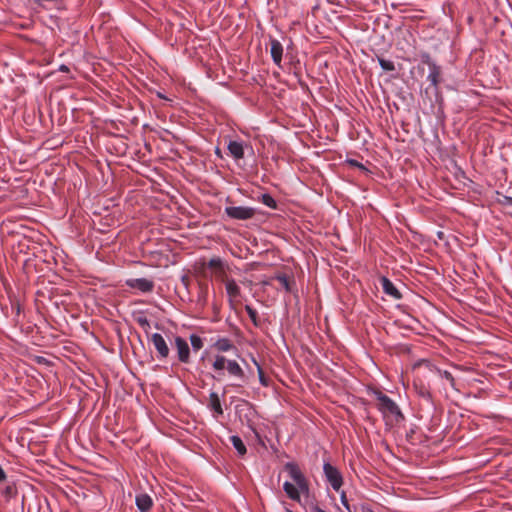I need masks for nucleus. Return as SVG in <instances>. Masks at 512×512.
Wrapping results in <instances>:
<instances>
[{
  "mask_svg": "<svg viewBox=\"0 0 512 512\" xmlns=\"http://www.w3.org/2000/svg\"><path fill=\"white\" fill-rule=\"evenodd\" d=\"M284 469L295 485L286 481L283 484V490L291 500L299 502L301 493L306 495L309 493V483L296 463L287 462Z\"/></svg>",
  "mask_w": 512,
  "mask_h": 512,
  "instance_id": "obj_1",
  "label": "nucleus"
},
{
  "mask_svg": "<svg viewBox=\"0 0 512 512\" xmlns=\"http://www.w3.org/2000/svg\"><path fill=\"white\" fill-rule=\"evenodd\" d=\"M373 394L378 401L377 408L384 417L391 416L396 421L403 419L399 406L390 397L378 390H374Z\"/></svg>",
  "mask_w": 512,
  "mask_h": 512,
  "instance_id": "obj_2",
  "label": "nucleus"
},
{
  "mask_svg": "<svg viewBox=\"0 0 512 512\" xmlns=\"http://www.w3.org/2000/svg\"><path fill=\"white\" fill-rule=\"evenodd\" d=\"M212 367L217 372H222L226 369L230 376L237 379H243L245 376L244 370L235 360L227 359L223 355L215 356Z\"/></svg>",
  "mask_w": 512,
  "mask_h": 512,
  "instance_id": "obj_3",
  "label": "nucleus"
},
{
  "mask_svg": "<svg viewBox=\"0 0 512 512\" xmlns=\"http://www.w3.org/2000/svg\"><path fill=\"white\" fill-rule=\"evenodd\" d=\"M323 472L327 482L335 491H339L343 485V477L339 469L329 462H324Z\"/></svg>",
  "mask_w": 512,
  "mask_h": 512,
  "instance_id": "obj_4",
  "label": "nucleus"
},
{
  "mask_svg": "<svg viewBox=\"0 0 512 512\" xmlns=\"http://www.w3.org/2000/svg\"><path fill=\"white\" fill-rule=\"evenodd\" d=\"M421 60L429 68L427 80L430 82V84L435 89H437L438 85L440 83V76H441L440 66H438L434 60H432V58L430 57V55L428 53L422 54Z\"/></svg>",
  "mask_w": 512,
  "mask_h": 512,
  "instance_id": "obj_5",
  "label": "nucleus"
},
{
  "mask_svg": "<svg viewBox=\"0 0 512 512\" xmlns=\"http://www.w3.org/2000/svg\"><path fill=\"white\" fill-rule=\"evenodd\" d=\"M224 211L228 217L236 220H248L255 215V209L246 206H227Z\"/></svg>",
  "mask_w": 512,
  "mask_h": 512,
  "instance_id": "obj_6",
  "label": "nucleus"
},
{
  "mask_svg": "<svg viewBox=\"0 0 512 512\" xmlns=\"http://www.w3.org/2000/svg\"><path fill=\"white\" fill-rule=\"evenodd\" d=\"M125 284L132 289H137L142 293H149L154 289V282L147 278L127 279Z\"/></svg>",
  "mask_w": 512,
  "mask_h": 512,
  "instance_id": "obj_7",
  "label": "nucleus"
},
{
  "mask_svg": "<svg viewBox=\"0 0 512 512\" xmlns=\"http://www.w3.org/2000/svg\"><path fill=\"white\" fill-rule=\"evenodd\" d=\"M223 282L225 284L229 303L233 305L241 296V288L233 278H226Z\"/></svg>",
  "mask_w": 512,
  "mask_h": 512,
  "instance_id": "obj_8",
  "label": "nucleus"
},
{
  "mask_svg": "<svg viewBox=\"0 0 512 512\" xmlns=\"http://www.w3.org/2000/svg\"><path fill=\"white\" fill-rule=\"evenodd\" d=\"M174 344L179 361L182 363H188L190 361V348L188 342L184 338L177 336L174 339Z\"/></svg>",
  "mask_w": 512,
  "mask_h": 512,
  "instance_id": "obj_9",
  "label": "nucleus"
},
{
  "mask_svg": "<svg viewBox=\"0 0 512 512\" xmlns=\"http://www.w3.org/2000/svg\"><path fill=\"white\" fill-rule=\"evenodd\" d=\"M151 341L158 353V358L165 359L169 355V347L164 339V337L159 333H154L151 335Z\"/></svg>",
  "mask_w": 512,
  "mask_h": 512,
  "instance_id": "obj_10",
  "label": "nucleus"
},
{
  "mask_svg": "<svg viewBox=\"0 0 512 512\" xmlns=\"http://www.w3.org/2000/svg\"><path fill=\"white\" fill-rule=\"evenodd\" d=\"M207 266L208 268L215 270V275L219 280L223 281L228 278L226 275L227 265L221 258H211L207 263Z\"/></svg>",
  "mask_w": 512,
  "mask_h": 512,
  "instance_id": "obj_11",
  "label": "nucleus"
},
{
  "mask_svg": "<svg viewBox=\"0 0 512 512\" xmlns=\"http://www.w3.org/2000/svg\"><path fill=\"white\" fill-rule=\"evenodd\" d=\"M207 406L212 411L214 418H218L224 413L220 397L216 392H210Z\"/></svg>",
  "mask_w": 512,
  "mask_h": 512,
  "instance_id": "obj_12",
  "label": "nucleus"
},
{
  "mask_svg": "<svg viewBox=\"0 0 512 512\" xmlns=\"http://www.w3.org/2000/svg\"><path fill=\"white\" fill-rule=\"evenodd\" d=\"M270 45H271L270 52H271V57L273 59V62L277 66H280L281 61H282V55H283V46L276 39H271L270 40Z\"/></svg>",
  "mask_w": 512,
  "mask_h": 512,
  "instance_id": "obj_13",
  "label": "nucleus"
},
{
  "mask_svg": "<svg viewBox=\"0 0 512 512\" xmlns=\"http://www.w3.org/2000/svg\"><path fill=\"white\" fill-rule=\"evenodd\" d=\"M227 149L230 155L236 160L244 158V144L241 141H230Z\"/></svg>",
  "mask_w": 512,
  "mask_h": 512,
  "instance_id": "obj_14",
  "label": "nucleus"
},
{
  "mask_svg": "<svg viewBox=\"0 0 512 512\" xmlns=\"http://www.w3.org/2000/svg\"><path fill=\"white\" fill-rule=\"evenodd\" d=\"M380 282L385 294L393 297L394 299L401 298V293L387 277H382Z\"/></svg>",
  "mask_w": 512,
  "mask_h": 512,
  "instance_id": "obj_15",
  "label": "nucleus"
},
{
  "mask_svg": "<svg viewBox=\"0 0 512 512\" xmlns=\"http://www.w3.org/2000/svg\"><path fill=\"white\" fill-rule=\"evenodd\" d=\"M136 506L141 512H148L152 507V499L147 494H139L135 499Z\"/></svg>",
  "mask_w": 512,
  "mask_h": 512,
  "instance_id": "obj_16",
  "label": "nucleus"
},
{
  "mask_svg": "<svg viewBox=\"0 0 512 512\" xmlns=\"http://www.w3.org/2000/svg\"><path fill=\"white\" fill-rule=\"evenodd\" d=\"M214 347L220 352H227L234 349V345L228 338H219L215 343Z\"/></svg>",
  "mask_w": 512,
  "mask_h": 512,
  "instance_id": "obj_17",
  "label": "nucleus"
},
{
  "mask_svg": "<svg viewBox=\"0 0 512 512\" xmlns=\"http://www.w3.org/2000/svg\"><path fill=\"white\" fill-rule=\"evenodd\" d=\"M230 441L240 456H243L246 454V452H247L246 446L239 436H237V435L231 436Z\"/></svg>",
  "mask_w": 512,
  "mask_h": 512,
  "instance_id": "obj_18",
  "label": "nucleus"
},
{
  "mask_svg": "<svg viewBox=\"0 0 512 512\" xmlns=\"http://www.w3.org/2000/svg\"><path fill=\"white\" fill-rule=\"evenodd\" d=\"M190 343L194 351H198L203 347V339L197 334L190 335Z\"/></svg>",
  "mask_w": 512,
  "mask_h": 512,
  "instance_id": "obj_19",
  "label": "nucleus"
},
{
  "mask_svg": "<svg viewBox=\"0 0 512 512\" xmlns=\"http://www.w3.org/2000/svg\"><path fill=\"white\" fill-rule=\"evenodd\" d=\"M261 202L265 206L272 208V209H275L277 207L275 199L270 194H267V193L261 195Z\"/></svg>",
  "mask_w": 512,
  "mask_h": 512,
  "instance_id": "obj_20",
  "label": "nucleus"
},
{
  "mask_svg": "<svg viewBox=\"0 0 512 512\" xmlns=\"http://www.w3.org/2000/svg\"><path fill=\"white\" fill-rule=\"evenodd\" d=\"M439 376L449 382L452 388H455V379L452 374L446 370L437 369Z\"/></svg>",
  "mask_w": 512,
  "mask_h": 512,
  "instance_id": "obj_21",
  "label": "nucleus"
},
{
  "mask_svg": "<svg viewBox=\"0 0 512 512\" xmlns=\"http://www.w3.org/2000/svg\"><path fill=\"white\" fill-rule=\"evenodd\" d=\"M378 63L381 66V68L385 71H394L395 65L391 60H387L384 58H378Z\"/></svg>",
  "mask_w": 512,
  "mask_h": 512,
  "instance_id": "obj_22",
  "label": "nucleus"
},
{
  "mask_svg": "<svg viewBox=\"0 0 512 512\" xmlns=\"http://www.w3.org/2000/svg\"><path fill=\"white\" fill-rule=\"evenodd\" d=\"M245 310H246L249 318L251 319V321L254 323V325H258V314H257V311L255 309H253L249 305L245 306Z\"/></svg>",
  "mask_w": 512,
  "mask_h": 512,
  "instance_id": "obj_23",
  "label": "nucleus"
},
{
  "mask_svg": "<svg viewBox=\"0 0 512 512\" xmlns=\"http://www.w3.org/2000/svg\"><path fill=\"white\" fill-rule=\"evenodd\" d=\"M253 360V363L256 365L257 367V371H258V376H259V381L260 383L263 385V386H268V381L266 380V378L264 377V373H263V370L260 366V364L256 361L255 358H252Z\"/></svg>",
  "mask_w": 512,
  "mask_h": 512,
  "instance_id": "obj_24",
  "label": "nucleus"
},
{
  "mask_svg": "<svg viewBox=\"0 0 512 512\" xmlns=\"http://www.w3.org/2000/svg\"><path fill=\"white\" fill-rule=\"evenodd\" d=\"M416 390H417V394L427 400V401H431V393L429 392V390L427 388H425L424 386H420V387H416Z\"/></svg>",
  "mask_w": 512,
  "mask_h": 512,
  "instance_id": "obj_25",
  "label": "nucleus"
},
{
  "mask_svg": "<svg viewBox=\"0 0 512 512\" xmlns=\"http://www.w3.org/2000/svg\"><path fill=\"white\" fill-rule=\"evenodd\" d=\"M276 279L280 282L281 286L286 290L290 291V282L286 275L280 274L276 276Z\"/></svg>",
  "mask_w": 512,
  "mask_h": 512,
  "instance_id": "obj_26",
  "label": "nucleus"
},
{
  "mask_svg": "<svg viewBox=\"0 0 512 512\" xmlns=\"http://www.w3.org/2000/svg\"><path fill=\"white\" fill-rule=\"evenodd\" d=\"M137 323L141 327H143V328H149L150 327V322H149V320L146 317H138L137 318Z\"/></svg>",
  "mask_w": 512,
  "mask_h": 512,
  "instance_id": "obj_27",
  "label": "nucleus"
},
{
  "mask_svg": "<svg viewBox=\"0 0 512 512\" xmlns=\"http://www.w3.org/2000/svg\"><path fill=\"white\" fill-rule=\"evenodd\" d=\"M307 512H326L322 508H320L317 504L311 503L307 510Z\"/></svg>",
  "mask_w": 512,
  "mask_h": 512,
  "instance_id": "obj_28",
  "label": "nucleus"
},
{
  "mask_svg": "<svg viewBox=\"0 0 512 512\" xmlns=\"http://www.w3.org/2000/svg\"><path fill=\"white\" fill-rule=\"evenodd\" d=\"M6 479V473L3 468L0 466V482Z\"/></svg>",
  "mask_w": 512,
  "mask_h": 512,
  "instance_id": "obj_29",
  "label": "nucleus"
},
{
  "mask_svg": "<svg viewBox=\"0 0 512 512\" xmlns=\"http://www.w3.org/2000/svg\"><path fill=\"white\" fill-rule=\"evenodd\" d=\"M341 502H342V504H343L344 506H346V507H347V500H346V498H345V494H344V493H342V495H341Z\"/></svg>",
  "mask_w": 512,
  "mask_h": 512,
  "instance_id": "obj_30",
  "label": "nucleus"
},
{
  "mask_svg": "<svg viewBox=\"0 0 512 512\" xmlns=\"http://www.w3.org/2000/svg\"><path fill=\"white\" fill-rule=\"evenodd\" d=\"M59 70L62 71V72H67L69 69H68V67L66 65H61Z\"/></svg>",
  "mask_w": 512,
  "mask_h": 512,
  "instance_id": "obj_31",
  "label": "nucleus"
},
{
  "mask_svg": "<svg viewBox=\"0 0 512 512\" xmlns=\"http://www.w3.org/2000/svg\"><path fill=\"white\" fill-rule=\"evenodd\" d=\"M363 512H373L371 509H363Z\"/></svg>",
  "mask_w": 512,
  "mask_h": 512,
  "instance_id": "obj_32",
  "label": "nucleus"
},
{
  "mask_svg": "<svg viewBox=\"0 0 512 512\" xmlns=\"http://www.w3.org/2000/svg\"><path fill=\"white\" fill-rule=\"evenodd\" d=\"M285 510H286V512H293L292 510H290L288 508H286Z\"/></svg>",
  "mask_w": 512,
  "mask_h": 512,
  "instance_id": "obj_33",
  "label": "nucleus"
},
{
  "mask_svg": "<svg viewBox=\"0 0 512 512\" xmlns=\"http://www.w3.org/2000/svg\"><path fill=\"white\" fill-rule=\"evenodd\" d=\"M285 510H286V512H293L292 510H290L288 508H286Z\"/></svg>",
  "mask_w": 512,
  "mask_h": 512,
  "instance_id": "obj_34",
  "label": "nucleus"
}]
</instances>
